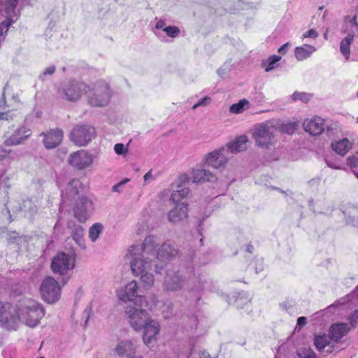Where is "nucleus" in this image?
<instances>
[{"label":"nucleus","instance_id":"obj_1","mask_svg":"<svg viewBox=\"0 0 358 358\" xmlns=\"http://www.w3.org/2000/svg\"><path fill=\"white\" fill-rule=\"evenodd\" d=\"M44 315L43 307L29 297L19 299L15 308L8 303L0 302V324L8 329H15L17 320L29 327H35Z\"/></svg>","mask_w":358,"mask_h":358},{"label":"nucleus","instance_id":"obj_2","mask_svg":"<svg viewBox=\"0 0 358 358\" xmlns=\"http://www.w3.org/2000/svg\"><path fill=\"white\" fill-rule=\"evenodd\" d=\"M83 190V187L78 179L71 180L62 192L59 208L62 211L72 203L73 215L80 222H85L94 210L92 201L82 194Z\"/></svg>","mask_w":358,"mask_h":358},{"label":"nucleus","instance_id":"obj_3","mask_svg":"<svg viewBox=\"0 0 358 358\" xmlns=\"http://www.w3.org/2000/svg\"><path fill=\"white\" fill-rule=\"evenodd\" d=\"M138 246H131L127 251L126 258L129 260L130 267L133 275L140 277L141 282L148 287L154 285L155 278L151 273L153 259L139 253Z\"/></svg>","mask_w":358,"mask_h":358},{"label":"nucleus","instance_id":"obj_4","mask_svg":"<svg viewBox=\"0 0 358 358\" xmlns=\"http://www.w3.org/2000/svg\"><path fill=\"white\" fill-rule=\"evenodd\" d=\"M275 131V126L271 122H264L256 124L252 133V138L256 145L266 150L274 147L276 142Z\"/></svg>","mask_w":358,"mask_h":358},{"label":"nucleus","instance_id":"obj_5","mask_svg":"<svg viewBox=\"0 0 358 358\" xmlns=\"http://www.w3.org/2000/svg\"><path fill=\"white\" fill-rule=\"evenodd\" d=\"M192 272V268L188 274L175 266L167 268L163 282L164 289L168 292H176L181 289L185 282L191 279Z\"/></svg>","mask_w":358,"mask_h":358},{"label":"nucleus","instance_id":"obj_6","mask_svg":"<svg viewBox=\"0 0 358 358\" xmlns=\"http://www.w3.org/2000/svg\"><path fill=\"white\" fill-rule=\"evenodd\" d=\"M89 86L79 80H69L62 83L58 89V96L71 102L78 101L83 94L87 93Z\"/></svg>","mask_w":358,"mask_h":358},{"label":"nucleus","instance_id":"obj_7","mask_svg":"<svg viewBox=\"0 0 358 358\" xmlns=\"http://www.w3.org/2000/svg\"><path fill=\"white\" fill-rule=\"evenodd\" d=\"M88 103L92 106L102 107L106 106L110 98V91L105 82L96 84L92 90H87Z\"/></svg>","mask_w":358,"mask_h":358},{"label":"nucleus","instance_id":"obj_8","mask_svg":"<svg viewBox=\"0 0 358 358\" xmlns=\"http://www.w3.org/2000/svg\"><path fill=\"white\" fill-rule=\"evenodd\" d=\"M138 348L139 344L134 338L118 339L113 351L117 358H142Z\"/></svg>","mask_w":358,"mask_h":358},{"label":"nucleus","instance_id":"obj_9","mask_svg":"<svg viewBox=\"0 0 358 358\" xmlns=\"http://www.w3.org/2000/svg\"><path fill=\"white\" fill-rule=\"evenodd\" d=\"M125 313L127 320L131 328L136 331L143 329L145 323L150 318V315L146 310L139 307H128Z\"/></svg>","mask_w":358,"mask_h":358},{"label":"nucleus","instance_id":"obj_10","mask_svg":"<svg viewBox=\"0 0 358 358\" xmlns=\"http://www.w3.org/2000/svg\"><path fill=\"white\" fill-rule=\"evenodd\" d=\"M96 136L95 129L87 125H77L70 134V139L78 146L87 145Z\"/></svg>","mask_w":358,"mask_h":358},{"label":"nucleus","instance_id":"obj_11","mask_svg":"<svg viewBox=\"0 0 358 358\" xmlns=\"http://www.w3.org/2000/svg\"><path fill=\"white\" fill-rule=\"evenodd\" d=\"M40 291L43 299L49 303L57 301L60 297V286L52 277H48L43 280Z\"/></svg>","mask_w":358,"mask_h":358},{"label":"nucleus","instance_id":"obj_12","mask_svg":"<svg viewBox=\"0 0 358 358\" xmlns=\"http://www.w3.org/2000/svg\"><path fill=\"white\" fill-rule=\"evenodd\" d=\"M75 266V255L58 253L52 260L51 268L55 273L64 275Z\"/></svg>","mask_w":358,"mask_h":358},{"label":"nucleus","instance_id":"obj_13","mask_svg":"<svg viewBox=\"0 0 358 358\" xmlns=\"http://www.w3.org/2000/svg\"><path fill=\"white\" fill-rule=\"evenodd\" d=\"M355 20V17L348 22H345L343 28V32L347 34V36L340 43V51L346 60H348L350 58V45L354 41V29L357 27Z\"/></svg>","mask_w":358,"mask_h":358},{"label":"nucleus","instance_id":"obj_14","mask_svg":"<svg viewBox=\"0 0 358 358\" xmlns=\"http://www.w3.org/2000/svg\"><path fill=\"white\" fill-rule=\"evenodd\" d=\"M229 158L228 148L222 147L208 153L205 157L206 164L215 169L224 167Z\"/></svg>","mask_w":358,"mask_h":358},{"label":"nucleus","instance_id":"obj_15","mask_svg":"<svg viewBox=\"0 0 358 358\" xmlns=\"http://www.w3.org/2000/svg\"><path fill=\"white\" fill-rule=\"evenodd\" d=\"M69 164L74 168L82 170L90 166L93 162V157L88 152L80 150L71 153L68 159Z\"/></svg>","mask_w":358,"mask_h":358},{"label":"nucleus","instance_id":"obj_16","mask_svg":"<svg viewBox=\"0 0 358 358\" xmlns=\"http://www.w3.org/2000/svg\"><path fill=\"white\" fill-rule=\"evenodd\" d=\"M159 323L151 317L146 321L142 330H143V341L146 345H149L152 341L157 339V335L160 331Z\"/></svg>","mask_w":358,"mask_h":358},{"label":"nucleus","instance_id":"obj_17","mask_svg":"<svg viewBox=\"0 0 358 358\" xmlns=\"http://www.w3.org/2000/svg\"><path fill=\"white\" fill-rule=\"evenodd\" d=\"M20 211H24L29 214H33L36 212V206L30 199L23 201L22 205L16 201H9L6 206V213L8 215L7 218L8 222H10L12 221L10 214L11 212L15 214Z\"/></svg>","mask_w":358,"mask_h":358},{"label":"nucleus","instance_id":"obj_18","mask_svg":"<svg viewBox=\"0 0 358 358\" xmlns=\"http://www.w3.org/2000/svg\"><path fill=\"white\" fill-rule=\"evenodd\" d=\"M31 134L30 129L22 127L15 129L10 135L6 134L4 143L7 145H16L23 143Z\"/></svg>","mask_w":358,"mask_h":358},{"label":"nucleus","instance_id":"obj_19","mask_svg":"<svg viewBox=\"0 0 358 358\" xmlns=\"http://www.w3.org/2000/svg\"><path fill=\"white\" fill-rule=\"evenodd\" d=\"M159 245L157 238L154 236L146 237L141 245H133L132 246H138L141 248L139 253L143 254L146 257H151L155 260L157 259V250Z\"/></svg>","mask_w":358,"mask_h":358},{"label":"nucleus","instance_id":"obj_20","mask_svg":"<svg viewBox=\"0 0 358 358\" xmlns=\"http://www.w3.org/2000/svg\"><path fill=\"white\" fill-rule=\"evenodd\" d=\"M41 135L43 136V143L47 149H52L58 146L64 136L62 130L59 129H50Z\"/></svg>","mask_w":358,"mask_h":358},{"label":"nucleus","instance_id":"obj_21","mask_svg":"<svg viewBox=\"0 0 358 358\" xmlns=\"http://www.w3.org/2000/svg\"><path fill=\"white\" fill-rule=\"evenodd\" d=\"M138 289V283L136 280H131L124 287L117 291V296L120 300L124 302L132 301L136 299Z\"/></svg>","mask_w":358,"mask_h":358},{"label":"nucleus","instance_id":"obj_22","mask_svg":"<svg viewBox=\"0 0 358 358\" xmlns=\"http://www.w3.org/2000/svg\"><path fill=\"white\" fill-rule=\"evenodd\" d=\"M303 126L306 132L313 136L320 135L324 130V120L320 117L305 120Z\"/></svg>","mask_w":358,"mask_h":358},{"label":"nucleus","instance_id":"obj_23","mask_svg":"<svg viewBox=\"0 0 358 358\" xmlns=\"http://www.w3.org/2000/svg\"><path fill=\"white\" fill-rule=\"evenodd\" d=\"M178 255L176 245L170 241H165L158 249L157 259L159 260H169Z\"/></svg>","mask_w":358,"mask_h":358},{"label":"nucleus","instance_id":"obj_24","mask_svg":"<svg viewBox=\"0 0 358 358\" xmlns=\"http://www.w3.org/2000/svg\"><path fill=\"white\" fill-rule=\"evenodd\" d=\"M67 228L71 230V236L78 246L82 249H85L84 229L83 226L77 224L73 220H70L67 223Z\"/></svg>","mask_w":358,"mask_h":358},{"label":"nucleus","instance_id":"obj_25","mask_svg":"<svg viewBox=\"0 0 358 358\" xmlns=\"http://www.w3.org/2000/svg\"><path fill=\"white\" fill-rule=\"evenodd\" d=\"M330 340L329 336L325 334L315 335L314 343L317 350L322 353H331L334 350V344Z\"/></svg>","mask_w":358,"mask_h":358},{"label":"nucleus","instance_id":"obj_26","mask_svg":"<svg viewBox=\"0 0 358 358\" xmlns=\"http://www.w3.org/2000/svg\"><path fill=\"white\" fill-rule=\"evenodd\" d=\"M187 204L185 202L176 204L168 213V220L171 223L178 222L187 217Z\"/></svg>","mask_w":358,"mask_h":358},{"label":"nucleus","instance_id":"obj_27","mask_svg":"<svg viewBox=\"0 0 358 358\" xmlns=\"http://www.w3.org/2000/svg\"><path fill=\"white\" fill-rule=\"evenodd\" d=\"M350 329V326L346 323L334 324L329 329V337L331 340L338 342L348 333Z\"/></svg>","mask_w":358,"mask_h":358},{"label":"nucleus","instance_id":"obj_28","mask_svg":"<svg viewBox=\"0 0 358 358\" xmlns=\"http://www.w3.org/2000/svg\"><path fill=\"white\" fill-rule=\"evenodd\" d=\"M248 137L245 135L240 136L234 141L228 143L225 148H228V153H236L243 151L247 148Z\"/></svg>","mask_w":358,"mask_h":358},{"label":"nucleus","instance_id":"obj_29","mask_svg":"<svg viewBox=\"0 0 358 358\" xmlns=\"http://www.w3.org/2000/svg\"><path fill=\"white\" fill-rule=\"evenodd\" d=\"M158 302L159 301L156 295H150L148 297L139 295V296L136 297L134 303L135 306L152 310Z\"/></svg>","mask_w":358,"mask_h":358},{"label":"nucleus","instance_id":"obj_30","mask_svg":"<svg viewBox=\"0 0 358 358\" xmlns=\"http://www.w3.org/2000/svg\"><path fill=\"white\" fill-rule=\"evenodd\" d=\"M18 0H0V4L4 8L7 15L6 20L4 22H10V25L14 22L13 17L16 15L15 8L17 4ZM2 22L0 23V24Z\"/></svg>","mask_w":358,"mask_h":358},{"label":"nucleus","instance_id":"obj_31","mask_svg":"<svg viewBox=\"0 0 358 358\" xmlns=\"http://www.w3.org/2000/svg\"><path fill=\"white\" fill-rule=\"evenodd\" d=\"M192 174L194 183L212 182L215 180V177L210 171L203 169H194Z\"/></svg>","mask_w":358,"mask_h":358},{"label":"nucleus","instance_id":"obj_32","mask_svg":"<svg viewBox=\"0 0 358 358\" xmlns=\"http://www.w3.org/2000/svg\"><path fill=\"white\" fill-rule=\"evenodd\" d=\"M352 143L347 138H343L331 143V148L338 155L344 156L351 148Z\"/></svg>","mask_w":358,"mask_h":358},{"label":"nucleus","instance_id":"obj_33","mask_svg":"<svg viewBox=\"0 0 358 358\" xmlns=\"http://www.w3.org/2000/svg\"><path fill=\"white\" fill-rule=\"evenodd\" d=\"M316 48L310 45L304 44L296 47L294 50L295 57L299 61H303L311 56L315 52Z\"/></svg>","mask_w":358,"mask_h":358},{"label":"nucleus","instance_id":"obj_34","mask_svg":"<svg viewBox=\"0 0 358 358\" xmlns=\"http://www.w3.org/2000/svg\"><path fill=\"white\" fill-rule=\"evenodd\" d=\"M281 59L280 56L273 55L268 57L266 59H264L262 62L261 66L264 69L266 72H269L273 70L276 66V64Z\"/></svg>","mask_w":358,"mask_h":358},{"label":"nucleus","instance_id":"obj_35","mask_svg":"<svg viewBox=\"0 0 358 358\" xmlns=\"http://www.w3.org/2000/svg\"><path fill=\"white\" fill-rule=\"evenodd\" d=\"M250 108V103L247 99L240 100L238 103L232 104L229 107V113L232 114L242 113Z\"/></svg>","mask_w":358,"mask_h":358},{"label":"nucleus","instance_id":"obj_36","mask_svg":"<svg viewBox=\"0 0 358 358\" xmlns=\"http://www.w3.org/2000/svg\"><path fill=\"white\" fill-rule=\"evenodd\" d=\"M103 225L100 223L94 224L89 229V238L92 241L94 242L97 240L99 235L101 234L103 231Z\"/></svg>","mask_w":358,"mask_h":358},{"label":"nucleus","instance_id":"obj_37","mask_svg":"<svg viewBox=\"0 0 358 358\" xmlns=\"http://www.w3.org/2000/svg\"><path fill=\"white\" fill-rule=\"evenodd\" d=\"M347 164L352 169L355 175L358 178V152L347 159Z\"/></svg>","mask_w":358,"mask_h":358},{"label":"nucleus","instance_id":"obj_38","mask_svg":"<svg viewBox=\"0 0 358 358\" xmlns=\"http://www.w3.org/2000/svg\"><path fill=\"white\" fill-rule=\"evenodd\" d=\"M173 304L170 301H166L164 302L163 308L162 309V313L164 318L169 319L173 315Z\"/></svg>","mask_w":358,"mask_h":358},{"label":"nucleus","instance_id":"obj_39","mask_svg":"<svg viewBox=\"0 0 358 358\" xmlns=\"http://www.w3.org/2000/svg\"><path fill=\"white\" fill-rule=\"evenodd\" d=\"M292 98L294 101H301L303 103H307L312 98V94L306 92H295L292 94Z\"/></svg>","mask_w":358,"mask_h":358},{"label":"nucleus","instance_id":"obj_40","mask_svg":"<svg viewBox=\"0 0 358 358\" xmlns=\"http://www.w3.org/2000/svg\"><path fill=\"white\" fill-rule=\"evenodd\" d=\"M296 124L294 122H287L281 124L280 127V131L282 133L287 134H292L296 129Z\"/></svg>","mask_w":358,"mask_h":358},{"label":"nucleus","instance_id":"obj_41","mask_svg":"<svg viewBox=\"0 0 358 358\" xmlns=\"http://www.w3.org/2000/svg\"><path fill=\"white\" fill-rule=\"evenodd\" d=\"M299 358H316V355L310 348H301L298 350Z\"/></svg>","mask_w":358,"mask_h":358},{"label":"nucleus","instance_id":"obj_42","mask_svg":"<svg viewBox=\"0 0 358 358\" xmlns=\"http://www.w3.org/2000/svg\"><path fill=\"white\" fill-rule=\"evenodd\" d=\"M164 31L171 38H176L180 34V29L176 26H168L164 28Z\"/></svg>","mask_w":358,"mask_h":358},{"label":"nucleus","instance_id":"obj_43","mask_svg":"<svg viewBox=\"0 0 358 358\" xmlns=\"http://www.w3.org/2000/svg\"><path fill=\"white\" fill-rule=\"evenodd\" d=\"M211 101H212L211 98L210 96H206L201 99L196 103H195L192 106V109L195 110L200 106H207L211 103Z\"/></svg>","mask_w":358,"mask_h":358},{"label":"nucleus","instance_id":"obj_44","mask_svg":"<svg viewBox=\"0 0 358 358\" xmlns=\"http://www.w3.org/2000/svg\"><path fill=\"white\" fill-rule=\"evenodd\" d=\"M114 150L115 152L119 155H125L128 152L127 148L124 146L123 143H116L114 146Z\"/></svg>","mask_w":358,"mask_h":358},{"label":"nucleus","instance_id":"obj_45","mask_svg":"<svg viewBox=\"0 0 358 358\" xmlns=\"http://www.w3.org/2000/svg\"><path fill=\"white\" fill-rule=\"evenodd\" d=\"M348 320L350 322L352 328L355 327L358 322V310H355L350 315L348 316Z\"/></svg>","mask_w":358,"mask_h":358},{"label":"nucleus","instance_id":"obj_46","mask_svg":"<svg viewBox=\"0 0 358 358\" xmlns=\"http://www.w3.org/2000/svg\"><path fill=\"white\" fill-rule=\"evenodd\" d=\"M10 24V22H4L0 24V43L3 41L4 34H6L8 30Z\"/></svg>","mask_w":358,"mask_h":358},{"label":"nucleus","instance_id":"obj_47","mask_svg":"<svg viewBox=\"0 0 358 358\" xmlns=\"http://www.w3.org/2000/svg\"><path fill=\"white\" fill-rule=\"evenodd\" d=\"M55 66L54 65L50 66L48 68H46L42 75L40 76L41 80H45V77L46 76H52L55 72Z\"/></svg>","mask_w":358,"mask_h":358},{"label":"nucleus","instance_id":"obj_48","mask_svg":"<svg viewBox=\"0 0 358 358\" xmlns=\"http://www.w3.org/2000/svg\"><path fill=\"white\" fill-rule=\"evenodd\" d=\"M317 36H318L317 32L315 30L311 29L308 30V31L305 32L302 35V38H316Z\"/></svg>","mask_w":358,"mask_h":358},{"label":"nucleus","instance_id":"obj_49","mask_svg":"<svg viewBox=\"0 0 358 358\" xmlns=\"http://www.w3.org/2000/svg\"><path fill=\"white\" fill-rule=\"evenodd\" d=\"M178 194L179 193H178L177 191H173L171 194L170 200L172 201L176 205L180 203V201L182 199Z\"/></svg>","mask_w":358,"mask_h":358},{"label":"nucleus","instance_id":"obj_50","mask_svg":"<svg viewBox=\"0 0 358 358\" xmlns=\"http://www.w3.org/2000/svg\"><path fill=\"white\" fill-rule=\"evenodd\" d=\"M290 47L291 44L289 43H286L278 48V52L279 54L284 55Z\"/></svg>","mask_w":358,"mask_h":358},{"label":"nucleus","instance_id":"obj_51","mask_svg":"<svg viewBox=\"0 0 358 358\" xmlns=\"http://www.w3.org/2000/svg\"><path fill=\"white\" fill-rule=\"evenodd\" d=\"M176 191L178 192V193H179L178 194L181 196L182 199L187 196L189 192V189L187 187H183Z\"/></svg>","mask_w":358,"mask_h":358},{"label":"nucleus","instance_id":"obj_52","mask_svg":"<svg viewBox=\"0 0 358 358\" xmlns=\"http://www.w3.org/2000/svg\"><path fill=\"white\" fill-rule=\"evenodd\" d=\"M129 180V179H125L121 182H120L119 183H117V185H114L113 187V189L114 192H120V188L124 185V184H126V182H127Z\"/></svg>","mask_w":358,"mask_h":358},{"label":"nucleus","instance_id":"obj_53","mask_svg":"<svg viewBox=\"0 0 358 358\" xmlns=\"http://www.w3.org/2000/svg\"><path fill=\"white\" fill-rule=\"evenodd\" d=\"M143 178H144L145 182L154 180V179H155L153 175L152 174L151 171H150L147 173H145V176H143Z\"/></svg>","mask_w":358,"mask_h":358},{"label":"nucleus","instance_id":"obj_54","mask_svg":"<svg viewBox=\"0 0 358 358\" xmlns=\"http://www.w3.org/2000/svg\"><path fill=\"white\" fill-rule=\"evenodd\" d=\"M166 27L165 26V22L163 21V20H159L157 22L156 24H155V28L157 29H162L164 31V28Z\"/></svg>","mask_w":358,"mask_h":358},{"label":"nucleus","instance_id":"obj_55","mask_svg":"<svg viewBox=\"0 0 358 358\" xmlns=\"http://www.w3.org/2000/svg\"><path fill=\"white\" fill-rule=\"evenodd\" d=\"M307 323V320H306V317H299L297 320V324L299 326H304L306 325Z\"/></svg>","mask_w":358,"mask_h":358},{"label":"nucleus","instance_id":"obj_56","mask_svg":"<svg viewBox=\"0 0 358 358\" xmlns=\"http://www.w3.org/2000/svg\"><path fill=\"white\" fill-rule=\"evenodd\" d=\"M199 358H212L208 352L206 350H201L199 352Z\"/></svg>","mask_w":358,"mask_h":358},{"label":"nucleus","instance_id":"obj_57","mask_svg":"<svg viewBox=\"0 0 358 358\" xmlns=\"http://www.w3.org/2000/svg\"><path fill=\"white\" fill-rule=\"evenodd\" d=\"M162 268H163L162 266H159L157 264H155V272L157 273H160Z\"/></svg>","mask_w":358,"mask_h":358},{"label":"nucleus","instance_id":"obj_58","mask_svg":"<svg viewBox=\"0 0 358 358\" xmlns=\"http://www.w3.org/2000/svg\"><path fill=\"white\" fill-rule=\"evenodd\" d=\"M1 153L0 154V160L3 159V158L7 155V152L6 151L1 150Z\"/></svg>","mask_w":358,"mask_h":358},{"label":"nucleus","instance_id":"obj_59","mask_svg":"<svg viewBox=\"0 0 358 358\" xmlns=\"http://www.w3.org/2000/svg\"><path fill=\"white\" fill-rule=\"evenodd\" d=\"M252 250H253V246L250 244H249L248 246H247V251L250 253H252Z\"/></svg>","mask_w":358,"mask_h":358},{"label":"nucleus","instance_id":"obj_60","mask_svg":"<svg viewBox=\"0 0 358 358\" xmlns=\"http://www.w3.org/2000/svg\"><path fill=\"white\" fill-rule=\"evenodd\" d=\"M352 224L358 227V217L354 218L352 220Z\"/></svg>","mask_w":358,"mask_h":358},{"label":"nucleus","instance_id":"obj_61","mask_svg":"<svg viewBox=\"0 0 358 358\" xmlns=\"http://www.w3.org/2000/svg\"><path fill=\"white\" fill-rule=\"evenodd\" d=\"M187 179H188V177L187 175H184L180 177L181 181H186Z\"/></svg>","mask_w":358,"mask_h":358},{"label":"nucleus","instance_id":"obj_62","mask_svg":"<svg viewBox=\"0 0 358 358\" xmlns=\"http://www.w3.org/2000/svg\"><path fill=\"white\" fill-rule=\"evenodd\" d=\"M6 114L3 113H0V120L6 119Z\"/></svg>","mask_w":358,"mask_h":358},{"label":"nucleus","instance_id":"obj_63","mask_svg":"<svg viewBox=\"0 0 358 358\" xmlns=\"http://www.w3.org/2000/svg\"><path fill=\"white\" fill-rule=\"evenodd\" d=\"M326 162H327V165H328L329 166L332 167V168H334V169H338V166H334L331 165V164L328 161H326Z\"/></svg>","mask_w":358,"mask_h":358},{"label":"nucleus","instance_id":"obj_64","mask_svg":"<svg viewBox=\"0 0 358 358\" xmlns=\"http://www.w3.org/2000/svg\"><path fill=\"white\" fill-rule=\"evenodd\" d=\"M324 38L327 39V33H326V34H324Z\"/></svg>","mask_w":358,"mask_h":358}]
</instances>
